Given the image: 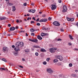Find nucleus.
<instances>
[{"label":"nucleus","instance_id":"1","mask_svg":"<svg viewBox=\"0 0 78 78\" xmlns=\"http://www.w3.org/2000/svg\"><path fill=\"white\" fill-rule=\"evenodd\" d=\"M23 45H24V44L22 42H16L15 44L16 47L14 48L15 50L16 51H17V52L20 51V48H22V47H23Z\"/></svg>","mask_w":78,"mask_h":78},{"label":"nucleus","instance_id":"2","mask_svg":"<svg viewBox=\"0 0 78 78\" xmlns=\"http://www.w3.org/2000/svg\"><path fill=\"white\" fill-rule=\"evenodd\" d=\"M47 71L49 73H53V70L51 68H48L47 69Z\"/></svg>","mask_w":78,"mask_h":78},{"label":"nucleus","instance_id":"3","mask_svg":"<svg viewBox=\"0 0 78 78\" xmlns=\"http://www.w3.org/2000/svg\"><path fill=\"white\" fill-rule=\"evenodd\" d=\"M53 24L55 26H59L60 25V23H59L58 22L55 21L53 23Z\"/></svg>","mask_w":78,"mask_h":78},{"label":"nucleus","instance_id":"4","mask_svg":"<svg viewBox=\"0 0 78 78\" xmlns=\"http://www.w3.org/2000/svg\"><path fill=\"white\" fill-rule=\"evenodd\" d=\"M67 6L66 5H64L63 6V10H62V12H65L67 11Z\"/></svg>","mask_w":78,"mask_h":78},{"label":"nucleus","instance_id":"5","mask_svg":"<svg viewBox=\"0 0 78 78\" xmlns=\"http://www.w3.org/2000/svg\"><path fill=\"white\" fill-rule=\"evenodd\" d=\"M51 9L52 10H55L56 8V5H51Z\"/></svg>","mask_w":78,"mask_h":78},{"label":"nucleus","instance_id":"6","mask_svg":"<svg viewBox=\"0 0 78 78\" xmlns=\"http://www.w3.org/2000/svg\"><path fill=\"white\" fill-rule=\"evenodd\" d=\"M36 11V10H29L28 11L29 12H32L33 13H34Z\"/></svg>","mask_w":78,"mask_h":78},{"label":"nucleus","instance_id":"7","mask_svg":"<svg viewBox=\"0 0 78 78\" xmlns=\"http://www.w3.org/2000/svg\"><path fill=\"white\" fill-rule=\"evenodd\" d=\"M49 51L51 53H55V51L52 48H50L49 49Z\"/></svg>","mask_w":78,"mask_h":78},{"label":"nucleus","instance_id":"8","mask_svg":"<svg viewBox=\"0 0 78 78\" xmlns=\"http://www.w3.org/2000/svg\"><path fill=\"white\" fill-rule=\"evenodd\" d=\"M8 49L7 48V47H4L3 48V51H8Z\"/></svg>","mask_w":78,"mask_h":78},{"label":"nucleus","instance_id":"9","mask_svg":"<svg viewBox=\"0 0 78 78\" xmlns=\"http://www.w3.org/2000/svg\"><path fill=\"white\" fill-rule=\"evenodd\" d=\"M9 30L10 31H14V30H16V28L14 27H11L10 28Z\"/></svg>","mask_w":78,"mask_h":78},{"label":"nucleus","instance_id":"10","mask_svg":"<svg viewBox=\"0 0 78 78\" xmlns=\"http://www.w3.org/2000/svg\"><path fill=\"white\" fill-rule=\"evenodd\" d=\"M47 34L44 33H43L41 34V36L42 37H43V36H47Z\"/></svg>","mask_w":78,"mask_h":78},{"label":"nucleus","instance_id":"11","mask_svg":"<svg viewBox=\"0 0 78 78\" xmlns=\"http://www.w3.org/2000/svg\"><path fill=\"white\" fill-rule=\"evenodd\" d=\"M37 38L38 39H39V40H42V38L40 35H38L37 36Z\"/></svg>","mask_w":78,"mask_h":78},{"label":"nucleus","instance_id":"12","mask_svg":"<svg viewBox=\"0 0 78 78\" xmlns=\"http://www.w3.org/2000/svg\"><path fill=\"white\" fill-rule=\"evenodd\" d=\"M40 51L41 52H46V50L43 48L41 49Z\"/></svg>","mask_w":78,"mask_h":78},{"label":"nucleus","instance_id":"13","mask_svg":"<svg viewBox=\"0 0 78 78\" xmlns=\"http://www.w3.org/2000/svg\"><path fill=\"white\" fill-rule=\"evenodd\" d=\"M33 48H41V47H40L38 46H35L34 45V46H33Z\"/></svg>","mask_w":78,"mask_h":78},{"label":"nucleus","instance_id":"14","mask_svg":"<svg viewBox=\"0 0 78 78\" xmlns=\"http://www.w3.org/2000/svg\"><path fill=\"white\" fill-rule=\"evenodd\" d=\"M12 11H15V10H16V7L14 6H12Z\"/></svg>","mask_w":78,"mask_h":78},{"label":"nucleus","instance_id":"15","mask_svg":"<svg viewBox=\"0 0 78 78\" xmlns=\"http://www.w3.org/2000/svg\"><path fill=\"white\" fill-rule=\"evenodd\" d=\"M30 30L31 32H34L35 31H37V30H34L33 29H31Z\"/></svg>","mask_w":78,"mask_h":78},{"label":"nucleus","instance_id":"16","mask_svg":"<svg viewBox=\"0 0 78 78\" xmlns=\"http://www.w3.org/2000/svg\"><path fill=\"white\" fill-rule=\"evenodd\" d=\"M59 59L60 61H62V59H63V58H62V57L61 55H60V57L59 58Z\"/></svg>","mask_w":78,"mask_h":78},{"label":"nucleus","instance_id":"17","mask_svg":"<svg viewBox=\"0 0 78 78\" xmlns=\"http://www.w3.org/2000/svg\"><path fill=\"white\" fill-rule=\"evenodd\" d=\"M37 41H38L37 40V39L34 40H34H33V42H35V43H37Z\"/></svg>","mask_w":78,"mask_h":78},{"label":"nucleus","instance_id":"18","mask_svg":"<svg viewBox=\"0 0 78 78\" xmlns=\"http://www.w3.org/2000/svg\"><path fill=\"white\" fill-rule=\"evenodd\" d=\"M58 62V59H55L54 60V63H55V62Z\"/></svg>","mask_w":78,"mask_h":78},{"label":"nucleus","instance_id":"19","mask_svg":"<svg viewBox=\"0 0 78 78\" xmlns=\"http://www.w3.org/2000/svg\"><path fill=\"white\" fill-rule=\"evenodd\" d=\"M69 38H70V39L72 40H73V37H72V36L70 34L69 35Z\"/></svg>","mask_w":78,"mask_h":78},{"label":"nucleus","instance_id":"20","mask_svg":"<svg viewBox=\"0 0 78 78\" xmlns=\"http://www.w3.org/2000/svg\"><path fill=\"white\" fill-rule=\"evenodd\" d=\"M5 19H6V17H2L1 18L2 20H5Z\"/></svg>","mask_w":78,"mask_h":78},{"label":"nucleus","instance_id":"21","mask_svg":"<svg viewBox=\"0 0 78 78\" xmlns=\"http://www.w3.org/2000/svg\"><path fill=\"white\" fill-rule=\"evenodd\" d=\"M0 70H6V69L3 68H0Z\"/></svg>","mask_w":78,"mask_h":78},{"label":"nucleus","instance_id":"22","mask_svg":"<svg viewBox=\"0 0 78 78\" xmlns=\"http://www.w3.org/2000/svg\"><path fill=\"white\" fill-rule=\"evenodd\" d=\"M2 61H3L5 62H7L6 60V59H5L4 58H2Z\"/></svg>","mask_w":78,"mask_h":78},{"label":"nucleus","instance_id":"23","mask_svg":"<svg viewBox=\"0 0 78 78\" xmlns=\"http://www.w3.org/2000/svg\"><path fill=\"white\" fill-rule=\"evenodd\" d=\"M25 52H28L30 51V50H29V49H26L25 50Z\"/></svg>","mask_w":78,"mask_h":78},{"label":"nucleus","instance_id":"24","mask_svg":"<svg viewBox=\"0 0 78 78\" xmlns=\"http://www.w3.org/2000/svg\"><path fill=\"white\" fill-rule=\"evenodd\" d=\"M60 57V55H56V58L57 59H59V57Z\"/></svg>","mask_w":78,"mask_h":78},{"label":"nucleus","instance_id":"25","mask_svg":"<svg viewBox=\"0 0 78 78\" xmlns=\"http://www.w3.org/2000/svg\"><path fill=\"white\" fill-rule=\"evenodd\" d=\"M47 22V19H44L43 20V22Z\"/></svg>","mask_w":78,"mask_h":78},{"label":"nucleus","instance_id":"26","mask_svg":"<svg viewBox=\"0 0 78 78\" xmlns=\"http://www.w3.org/2000/svg\"><path fill=\"white\" fill-rule=\"evenodd\" d=\"M69 67H72V66H73V65L72 63H69Z\"/></svg>","mask_w":78,"mask_h":78},{"label":"nucleus","instance_id":"27","mask_svg":"<svg viewBox=\"0 0 78 78\" xmlns=\"http://www.w3.org/2000/svg\"><path fill=\"white\" fill-rule=\"evenodd\" d=\"M42 29L43 30H47V28L45 27H43Z\"/></svg>","mask_w":78,"mask_h":78},{"label":"nucleus","instance_id":"28","mask_svg":"<svg viewBox=\"0 0 78 78\" xmlns=\"http://www.w3.org/2000/svg\"><path fill=\"white\" fill-rule=\"evenodd\" d=\"M66 19L68 21H70V19L68 17H67Z\"/></svg>","mask_w":78,"mask_h":78},{"label":"nucleus","instance_id":"29","mask_svg":"<svg viewBox=\"0 0 78 78\" xmlns=\"http://www.w3.org/2000/svg\"><path fill=\"white\" fill-rule=\"evenodd\" d=\"M62 41V39L61 38H58L57 40V41Z\"/></svg>","mask_w":78,"mask_h":78},{"label":"nucleus","instance_id":"30","mask_svg":"<svg viewBox=\"0 0 78 78\" xmlns=\"http://www.w3.org/2000/svg\"><path fill=\"white\" fill-rule=\"evenodd\" d=\"M29 41H31V42H33V40H32L31 39L29 38Z\"/></svg>","mask_w":78,"mask_h":78},{"label":"nucleus","instance_id":"31","mask_svg":"<svg viewBox=\"0 0 78 78\" xmlns=\"http://www.w3.org/2000/svg\"><path fill=\"white\" fill-rule=\"evenodd\" d=\"M60 30L62 32H63L64 31V29L62 28H62L60 29Z\"/></svg>","mask_w":78,"mask_h":78},{"label":"nucleus","instance_id":"32","mask_svg":"<svg viewBox=\"0 0 78 78\" xmlns=\"http://www.w3.org/2000/svg\"><path fill=\"white\" fill-rule=\"evenodd\" d=\"M43 64L44 65H46L47 64V62L45 61L43 62Z\"/></svg>","mask_w":78,"mask_h":78},{"label":"nucleus","instance_id":"33","mask_svg":"<svg viewBox=\"0 0 78 78\" xmlns=\"http://www.w3.org/2000/svg\"><path fill=\"white\" fill-rule=\"evenodd\" d=\"M35 55L36 56H37L39 55V53H38V52H36L35 53Z\"/></svg>","mask_w":78,"mask_h":78},{"label":"nucleus","instance_id":"34","mask_svg":"<svg viewBox=\"0 0 78 78\" xmlns=\"http://www.w3.org/2000/svg\"><path fill=\"white\" fill-rule=\"evenodd\" d=\"M14 54L15 56H17L18 55V52H15Z\"/></svg>","mask_w":78,"mask_h":78},{"label":"nucleus","instance_id":"35","mask_svg":"<svg viewBox=\"0 0 78 78\" xmlns=\"http://www.w3.org/2000/svg\"><path fill=\"white\" fill-rule=\"evenodd\" d=\"M74 20V18L70 19V21H73Z\"/></svg>","mask_w":78,"mask_h":78},{"label":"nucleus","instance_id":"36","mask_svg":"<svg viewBox=\"0 0 78 78\" xmlns=\"http://www.w3.org/2000/svg\"><path fill=\"white\" fill-rule=\"evenodd\" d=\"M50 58H48L46 59V60L47 61H48H48H49V60H50Z\"/></svg>","mask_w":78,"mask_h":78},{"label":"nucleus","instance_id":"37","mask_svg":"<svg viewBox=\"0 0 78 78\" xmlns=\"http://www.w3.org/2000/svg\"><path fill=\"white\" fill-rule=\"evenodd\" d=\"M37 26H40V25H41V24H40L39 23H37Z\"/></svg>","mask_w":78,"mask_h":78},{"label":"nucleus","instance_id":"38","mask_svg":"<svg viewBox=\"0 0 78 78\" xmlns=\"http://www.w3.org/2000/svg\"><path fill=\"white\" fill-rule=\"evenodd\" d=\"M34 23V21H31L30 22V23L31 24H32V23Z\"/></svg>","mask_w":78,"mask_h":78},{"label":"nucleus","instance_id":"39","mask_svg":"<svg viewBox=\"0 0 78 78\" xmlns=\"http://www.w3.org/2000/svg\"><path fill=\"white\" fill-rule=\"evenodd\" d=\"M40 22H44L43 20H40Z\"/></svg>","mask_w":78,"mask_h":78},{"label":"nucleus","instance_id":"40","mask_svg":"<svg viewBox=\"0 0 78 78\" xmlns=\"http://www.w3.org/2000/svg\"><path fill=\"white\" fill-rule=\"evenodd\" d=\"M9 6H12V5H13V4H12V3H9Z\"/></svg>","mask_w":78,"mask_h":78},{"label":"nucleus","instance_id":"41","mask_svg":"<svg viewBox=\"0 0 78 78\" xmlns=\"http://www.w3.org/2000/svg\"><path fill=\"white\" fill-rule=\"evenodd\" d=\"M52 49H53L54 50H57V48H52Z\"/></svg>","mask_w":78,"mask_h":78},{"label":"nucleus","instance_id":"42","mask_svg":"<svg viewBox=\"0 0 78 78\" xmlns=\"http://www.w3.org/2000/svg\"><path fill=\"white\" fill-rule=\"evenodd\" d=\"M72 76H74V77H76V75L75 74H73L72 75Z\"/></svg>","mask_w":78,"mask_h":78},{"label":"nucleus","instance_id":"43","mask_svg":"<svg viewBox=\"0 0 78 78\" xmlns=\"http://www.w3.org/2000/svg\"><path fill=\"white\" fill-rule=\"evenodd\" d=\"M57 65L58 66H61V64L60 63H58Z\"/></svg>","mask_w":78,"mask_h":78},{"label":"nucleus","instance_id":"44","mask_svg":"<svg viewBox=\"0 0 78 78\" xmlns=\"http://www.w3.org/2000/svg\"><path fill=\"white\" fill-rule=\"evenodd\" d=\"M27 3H24L23 4V5L25 6H27Z\"/></svg>","mask_w":78,"mask_h":78},{"label":"nucleus","instance_id":"45","mask_svg":"<svg viewBox=\"0 0 78 78\" xmlns=\"http://www.w3.org/2000/svg\"><path fill=\"white\" fill-rule=\"evenodd\" d=\"M31 36H34V33H32L31 34Z\"/></svg>","mask_w":78,"mask_h":78},{"label":"nucleus","instance_id":"46","mask_svg":"<svg viewBox=\"0 0 78 78\" xmlns=\"http://www.w3.org/2000/svg\"><path fill=\"white\" fill-rule=\"evenodd\" d=\"M45 16H46V15L45 14H44V15H43L42 16V17H45Z\"/></svg>","mask_w":78,"mask_h":78},{"label":"nucleus","instance_id":"47","mask_svg":"<svg viewBox=\"0 0 78 78\" xmlns=\"http://www.w3.org/2000/svg\"><path fill=\"white\" fill-rule=\"evenodd\" d=\"M39 21V18H37V20H36V21L37 22H38V21Z\"/></svg>","mask_w":78,"mask_h":78},{"label":"nucleus","instance_id":"48","mask_svg":"<svg viewBox=\"0 0 78 78\" xmlns=\"http://www.w3.org/2000/svg\"><path fill=\"white\" fill-rule=\"evenodd\" d=\"M21 68H23V66H19Z\"/></svg>","mask_w":78,"mask_h":78},{"label":"nucleus","instance_id":"49","mask_svg":"<svg viewBox=\"0 0 78 78\" xmlns=\"http://www.w3.org/2000/svg\"><path fill=\"white\" fill-rule=\"evenodd\" d=\"M48 20H51V17H49L48 18Z\"/></svg>","mask_w":78,"mask_h":78},{"label":"nucleus","instance_id":"50","mask_svg":"<svg viewBox=\"0 0 78 78\" xmlns=\"http://www.w3.org/2000/svg\"><path fill=\"white\" fill-rule=\"evenodd\" d=\"M58 3H61V0H58Z\"/></svg>","mask_w":78,"mask_h":78},{"label":"nucleus","instance_id":"51","mask_svg":"<svg viewBox=\"0 0 78 78\" xmlns=\"http://www.w3.org/2000/svg\"><path fill=\"white\" fill-rule=\"evenodd\" d=\"M69 45H72V44L71 43H69L68 44Z\"/></svg>","mask_w":78,"mask_h":78},{"label":"nucleus","instance_id":"52","mask_svg":"<svg viewBox=\"0 0 78 78\" xmlns=\"http://www.w3.org/2000/svg\"><path fill=\"white\" fill-rule=\"evenodd\" d=\"M8 26L9 27H10L11 26V25L10 24H8Z\"/></svg>","mask_w":78,"mask_h":78},{"label":"nucleus","instance_id":"53","mask_svg":"<svg viewBox=\"0 0 78 78\" xmlns=\"http://www.w3.org/2000/svg\"><path fill=\"white\" fill-rule=\"evenodd\" d=\"M22 61H25V59L24 58H23Z\"/></svg>","mask_w":78,"mask_h":78},{"label":"nucleus","instance_id":"54","mask_svg":"<svg viewBox=\"0 0 78 78\" xmlns=\"http://www.w3.org/2000/svg\"><path fill=\"white\" fill-rule=\"evenodd\" d=\"M15 47V46H14V45H12V48H14Z\"/></svg>","mask_w":78,"mask_h":78},{"label":"nucleus","instance_id":"55","mask_svg":"<svg viewBox=\"0 0 78 78\" xmlns=\"http://www.w3.org/2000/svg\"><path fill=\"white\" fill-rule=\"evenodd\" d=\"M16 22L17 23H19V20H16Z\"/></svg>","mask_w":78,"mask_h":78},{"label":"nucleus","instance_id":"56","mask_svg":"<svg viewBox=\"0 0 78 78\" xmlns=\"http://www.w3.org/2000/svg\"><path fill=\"white\" fill-rule=\"evenodd\" d=\"M33 19L34 20H36V19H35V18L34 17H33Z\"/></svg>","mask_w":78,"mask_h":78},{"label":"nucleus","instance_id":"57","mask_svg":"<svg viewBox=\"0 0 78 78\" xmlns=\"http://www.w3.org/2000/svg\"><path fill=\"white\" fill-rule=\"evenodd\" d=\"M26 36H28V34H27V33H26Z\"/></svg>","mask_w":78,"mask_h":78},{"label":"nucleus","instance_id":"58","mask_svg":"<svg viewBox=\"0 0 78 78\" xmlns=\"http://www.w3.org/2000/svg\"><path fill=\"white\" fill-rule=\"evenodd\" d=\"M64 61H63V62H66V59H64Z\"/></svg>","mask_w":78,"mask_h":78},{"label":"nucleus","instance_id":"59","mask_svg":"<svg viewBox=\"0 0 78 78\" xmlns=\"http://www.w3.org/2000/svg\"><path fill=\"white\" fill-rule=\"evenodd\" d=\"M31 5H32V6H34V3H32Z\"/></svg>","mask_w":78,"mask_h":78},{"label":"nucleus","instance_id":"60","mask_svg":"<svg viewBox=\"0 0 78 78\" xmlns=\"http://www.w3.org/2000/svg\"><path fill=\"white\" fill-rule=\"evenodd\" d=\"M7 2H8V3H9V0H8L7 1Z\"/></svg>","mask_w":78,"mask_h":78},{"label":"nucleus","instance_id":"61","mask_svg":"<svg viewBox=\"0 0 78 78\" xmlns=\"http://www.w3.org/2000/svg\"><path fill=\"white\" fill-rule=\"evenodd\" d=\"M3 34H4V35H5V34H6V33L5 32H4L3 33Z\"/></svg>","mask_w":78,"mask_h":78},{"label":"nucleus","instance_id":"62","mask_svg":"<svg viewBox=\"0 0 78 78\" xmlns=\"http://www.w3.org/2000/svg\"><path fill=\"white\" fill-rule=\"evenodd\" d=\"M24 20H25L26 22H27V19H24Z\"/></svg>","mask_w":78,"mask_h":78},{"label":"nucleus","instance_id":"63","mask_svg":"<svg viewBox=\"0 0 78 78\" xmlns=\"http://www.w3.org/2000/svg\"><path fill=\"white\" fill-rule=\"evenodd\" d=\"M55 41H57V40H58V39H57V38H56L55 39Z\"/></svg>","mask_w":78,"mask_h":78},{"label":"nucleus","instance_id":"64","mask_svg":"<svg viewBox=\"0 0 78 78\" xmlns=\"http://www.w3.org/2000/svg\"><path fill=\"white\" fill-rule=\"evenodd\" d=\"M15 28L16 29H17V28H18V27L17 26L16 27H15Z\"/></svg>","mask_w":78,"mask_h":78}]
</instances>
